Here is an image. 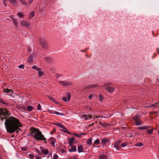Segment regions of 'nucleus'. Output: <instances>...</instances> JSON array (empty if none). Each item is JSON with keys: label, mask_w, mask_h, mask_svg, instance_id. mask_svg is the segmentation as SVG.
<instances>
[{"label": "nucleus", "mask_w": 159, "mask_h": 159, "mask_svg": "<svg viewBox=\"0 0 159 159\" xmlns=\"http://www.w3.org/2000/svg\"><path fill=\"white\" fill-rule=\"evenodd\" d=\"M99 98L100 100V101H102L103 100V96L101 95H100L99 96Z\"/></svg>", "instance_id": "44"}, {"label": "nucleus", "mask_w": 159, "mask_h": 159, "mask_svg": "<svg viewBox=\"0 0 159 159\" xmlns=\"http://www.w3.org/2000/svg\"><path fill=\"white\" fill-rule=\"evenodd\" d=\"M78 150L79 152H83L84 149L82 145H79L78 147Z\"/></svg>", "instance_id": "17"}, {"label": "nucleus", "mask_w": 159, "mask_h": 159, "mask_svg": "<svg viewBox=\"0 0 159 159\" xmlns=\"http://www.w3.org/2000/svg\"><path fill=\"white\" fill-rule=\"evenodd\" d=\"M24 65H21L19 66V68H24Z\"/></svg>", "instance_id": "48"}, {"label": "nucleus", "mask_w": 159, "mask_h": 159, "mask_svg": "<svg viewBox=\"0 0 159 159\" xmlns=\"http://www.w3.org/2000/svg\"><path fill=\"white\" fill-rule=\"evenodd\" d=\"M71 147L70 148H69L68 150V151L70 152H75L76 151L77 149L76 147L75 146L71 145V146H69Z\"/></svg>", "instance_id": "12"}, {"label": "nucleus", "mask_w": 159, "mask_h": 159, "mask_svg": "<svg viewBox=\"0 0 159 159\" xmlns=\"http://www.w3.org/2000/svg\"><path fill=\"white\" fill-rule=\"evenodd\" d=\"M49 152L48 150L47 149H43L42 150V152H39V154L40 155H42V153H43L47 155L48 153Z\"/></svg>", "instance_id": "15"}, {"label": "nucleus", "mask_w": 159, "mask_h": 159, "mask_svg": "<svg viewBox=\"0 0 159 159\" xmlns=\"http://www.w3.org/2000/svg\"><path fill=\"white\" fill-rule=\"evenodd\" d=\"M31 135L36 141L46 140V138L41 132L38 129L33 128L31 129Z\"/></svg>", "instance_id": "2"}, {"label": "nucleus", "mask_w": 159, "mask_h": 159, "mask_svg": "<svg viewBox=\"0 0 159 159\" xmlns=\"http://www.w3.org/2000/svg\"><path fill=\"white\" fill-rule=\"evenodd\" d=\"M20 2L23 4L27 5V4L26 2V1L25 0H20Z\"/></svg>", "instance_id": "40"}, {"label": "nucleus", "mask_w": 159, "mask_h": 159, "mask_svg": "<svg viewBox=\"0 0 159 159\" xmlns=\"http://www.w3.org/2000/svg\"><path fill=\"white\" fill-rule=\"evenodd\" d=\"M12 20L14 25H15L17 27L18 26V24L17 21L16 20L13 18H12Z\"/></svg>", "instance_id": "30"}, {"label": "nucleus", "mask_w": 159, "mask_h": 159, "mask_svg": "<svg viewBox=\"0 0 159 159\" xmlns=\"http://www.w3.org/2000/svg\"><path fill=\"white\" fill-rule=\"evenodd\" d=\"M33 0H29L28 1V2L29 4H30L31 2H33Z\"/></svg>", "instance_id": "55"}, {"label": "nucleus", "mask_w": 159, "mask_h": 159, "mask_svg": "<svg viewBox=\"0 0 159 159\" xmlns=\"http://www.w3.org/2000/svg\"><path fill=\"white\" fill-rule=\"evenodd\" d=\"M33 107L30 106H29L27 107V110L29 111H31L33 110Z\"/></svg>", "instance_id": "38"}, {"label": "nucleus", "mask_w": 159, "mask_h": 159, "mask_svg": "<svg viewBox=\"0 0 159 159\" xmlns=\"http://www.w3.org/2000/svg\"><path fill=\"white\" fill-rule=\"evenodd\" d=\"M35 15L34 12V11H32L30 12L29 15V19H31Z\"/></svg>", "instance_id": "19"}, {"label": "nucleus", "mask_w": 159, "mask_h": 159, "mask_svg": "<svg viewBox=\"0 0 159 159\" xmlns=\"http://www.w3.org/2000/svg\"><path fill=\"white\" fill-rule=\"evenodd\" d=\"M35 158L36 159H42L41 158V157L40 156H35Z\"/></svg>", "instance_id": "51"}, {"label": "nucleus", "mask_w": 159, "mask_h": 159, "mask_svg": "<svg viewBox=\"0 0 159 159\" xmlns=\"http://www.w3.org/2000/svg\"><path fill=\"white\" fill-rule=\"evenodd\" d=\"M54 124L57 125L61 128H62L63 127H64V126L61 124V123L56 122L54 123Z\"/></svg>", "instance_id": "28"}, {"label": "nucleus", "mask_w": 159, "mask_h": 159, "mask_svg": "<svg viewBox=\"0 0 159 159\" xmlns=\"http://www.w3.org/2000/svg\"><path fill=\"white\" fill-rule=\"evenodd\" d=\"M71 159L70 158V159Z\"/></svg>", "instance_id": "63"}, {"label": "nucleus", "mask_w": 159, "mask_h": 159, "mask_svg": "<svg viewBox=\"0 0 159 159\" xmlns=\"http://www.w3.org/2000/svg\"><path fill=\"white\" fill-rule=\"evenodd\" d=\"M80 116L81 118H84L85 120H89L92 118V116L91 115L87 114H82L80 115Z\"/></svg>", "instance_id": "6"}, {"label": "nucleus", "mask_w": 159, "mask_h": 159, "mask_svg": "<svg viewBox=\"0 0 159 159\" xmlns=\"http://www.w3.org/2000/svg\"><path fill=\"white\" fill-rule=\"evenodd\" d=\"M143 145V143H140V142H139V143H136L135 144V146H137V147H141V146H142Z\"/></svg>", "instance_id": "32"}, {"label": "nucleus", "mask_w": 159, "mask_h": 159, "mask_svg": "<svg viewBox=\"0 0 159 159\" xmlns=\"http://www.w3.org/2000/svg\"><path fill=\"white\" fill-rule=\"evenodd\" d=\"M58 151L60 152V153H61L62 154L66 152V150L65 149H63V148H60L58 149Z\"/></svg>", "instance_id": "26"}, {"label": "nucleus", "mask_w": 159, "mask_h": 159, "mask_svg": "<svg viewBox=\"0 0 159 159\" xmlns=\"http://www.w3.org/2000/svg\"><path fill=\"white\" fill-rule=\"evenodd\" d=\"M74 139L73 138H70L69 140V146H71L72 145L73 142L74 141Z\"/></svg>", "instance_id": "24"}, {"label": "nucleus", "mask_w": 159, "mask_h": 159, "mask_svg": "<svg viewBox=\"0 0 159 159\" xmlns=\"http://www.w3.org/2000/svg\"><path fill=\"white\" fill-rule=\"evenodd\" d=\"M29 157L31 159H33L34 157V156L32 154H30Z\"/></svg>", "instance_id": "49"}, {"label": "nucleus", "mask_w": 159, "mask_h": 159, "mask_svg": "<svg viewBox=\"0 0 159 159\" xmlns=\"http://www.w3.org/2000/svg\"><path fill=\"white\" fill-rule=\"evenodd\" d=\"M17 15L20 18H23L24 17L25 15L21 12H19L17 13Z\"/></svg>", "instance_id": "22"}, {"label": "nucleus", "mask_w": 159, "mask_h": 159, "mask_svg": "<svg viewBox=\"0 0 159 159\" xmlns=\"http://www.w3.org/2000/svg\"><path fill=\"white\" fill-rule=\"evenodd\" d=\"M10 2L13 4H15L16 2V0H10Z\"/></svg>", "instance_id": "43"}, {"label": "nucleus", "mask_w": 159, "mask_h": 159, "mask_svg": "<svg viewBox=\"0 0 159 159\" xmlns=\"http://www.w3.org/2000/svg\"><path fill=\"white\" fill-rule=\"evenodd\" d=\"M54 132V131L53 130L51 132L50 134H52Z\"/></svg>", "instance_id": "56"}, {"label": "nucleus", "mask_w": 159, "mask_h": 159, "mask_svg": "<svg viewBox=\"0 0 159 159\" xmlns=\"http://www.w3.org/2000/svg\"><path fill=\"white\" fill-rule=\"evenodd\" d=\"M139 117V116L137 115L134 116L133 118L134 121L136 125L138 126L142 125L143 124V122L140 120Z\"/></svg>", "instance_id": "3"}, {"label": "nucleus", "mask_w": 159, "mask_h": 159, "mask_svg": "<svg viewBox=\"0 0 159 159\" xmlns=\"http://www.w3.org/2000/svg\"><path fill=\"white\" fill-rule=\"evenodd\" d=\"M27 150V149L24 148H21V150L23 151H26Z\"/></svg>", "instance_id": "53"}, {"label": "nucleus", "mask_w": 159, "mask_h": 159, "mask_svg": "<svg viewBox=\"0 0 159 159\" xmlns=\"http://www.w3.org/2000/svg\"><path fill=\"white\" fill-rule=\"evenodd\" d=\"M39 41L41 45L43 48H45L46 47L47 44L46 41L44 39H39Z\"/></svg>", "instance_id": "10"}, {"label": "nucleus", "mask_w": 159, "mask_h": 159, "mask_svg": "<svg viewBox=\"0 0 159 159\" xmlns=\"http://www.w3.org/2000/svg\"><path fill=\"white\" fill-rule=\"evenodd\" d=\"M99 117H100L99 116H95V117L96 118H99Z\"/></svg>", "instance_id": "58"}, {"label": "nucleus", "mask_w": 159, "mask_h": 159, "mask_svg": "<svg viewBox=\"0 0 159 159\" xmlns=\"http://www.w3.org/2000/svg\"><path fill=\"white\" fill-rule=\"evenodd\" d=\"M127 145V144L126 143H123L120 145V147H124L126 146Z\"/></svg>", "instance_id": "39"}, {"label": "nucleus", "mask_w": 159, "mask_h": 159, "mask_svg": "<svg viewBox=\"0 0 159 159\" xmlns=\"http://www.w3.org/2000/svg\"><path fill=\"white\" fill-rule=\"evenodd\" d=\"M87 144L88 145H91L92 144V139H89L87 141Z\"/></svg>", "instance_id": "33"}, {"label": "nucleus", "mask_w": 159, "mask_h": 159, "mask_svg": "<svg viewBox=\"0 0 159 159\" xmlns=\"http://www.w3.org/2000/svg\"><path fill=\"white\" fill-rule=\"evenodd\" d=\"M67 98L66 97H64L63 98V100L65 102H67L69 101L70 98L71 94L69 93H67Z\"/></svg>", "instance_id": "9"}, {"label": "nucleus", "mask_w": 159, "mask_h": 159, "mask_svg": "<svg viewBox=\"0 0 159 159\" xmlns=\"http://www.w3.org/2000/svg\"><path fill=\"white\" fill-rule=\"evenodd\" d=\"M6 0H4L3 1V4L5 6H7V3L5 2Z\"/></svg>", "instance_id": "50"}, {"label": "nucleus", "mask_w": 159, "mask_h": 159, "mask_svg": "<svg viewBox=\"0 0 159 159\" xmlns=\"http://www.w3.org/2000/svg\"><path fill=\"white\" fill-rule=\"evenodd\" d=\"M93 94H91L89 96L88 98L89 99H91L93 97Z\"/></svg>", "instance_id": "47"}, {"label": "nucleus", "mask_w": 159, "mask_h": 159, "mask_svg": "<svg viewBox=\"0 0 159 159\" xmlns=\"http://www.w3.org/2000/svg\"><path fill=\"white\" fill-rule=\"evenodd\" d=\"M53 113L57 115H61L62 116L64 115L63 113H61L57 111H54Z\"/></svg>", "instance_id": "36"}, {"label": "nucleus", "mask_w": 159, "mask_h": 159, "mask_svg": "<svg viewBox=\"0 0 159 159\" xmlns=\"http://www.w3.org/2000/svg\"><path fill=\"white\" fill-rule=\"evenodd\" d=\"M49 98L50 100H51L53 102L57 104H58L59 103V102L55 100L52 97H49Z\"/></svg>", "instance_id": "31"}, {"label": "nucleus", "mask_w": 159, "mask_h": 159, "mask_svg": "<svg viewBox=\"0 0 159 159\" xmlns=\"http://www.w3.org/2000/svg\"><path fill=\"white\" fill-rule=\"evenodd\" d=\"M50 144L52 145L53 146H55V143L56 141V139L53 137H51L50 139Z\"/></svg>", "instance_id": "14"}, {"label": "nucleus", "mask_w": 159, "mask_h": 159, "mask_svg": "<svg viewBox=\"0 0 159 159\" xmlns=\"http://www.w3.org/2000/svg\"><path fill=\"white\" fill-rule=\"evenodd\" d=\"M3 92H7V93H13V91L11 89H3Z\"/></svg>", "instance_id": "20"}, {"label": "nucleus", "mask_w": 159, "mask_h": 159, "mask_svg": "<svg viewBox=\"0 0 159 159\" xmlns=\"http://www.w3.org/2000/svg\"><path fill=\"white\" fill-rule=\"evenodd\" d=\"M121 142V141L119 139L114 144V147L116 150H118L119 149L120 147V143Z\"/></svg>", "instance_id": "7"}, {"label": "nucleus", "mask_w": 159, "mask_h": 159, "mask_svg": "<svg viewBox=\"0 0 159 159\" xmlns=\"http://www.w3.org/2000/svg\"><path fill=\"white\" fill-rule=\"evenodd\" d=\"M100 143V141L99 139H98L96 140L93 143V147H95V145H98Z\"/></svg>", "instance_id": "21"}, {"label": "nucleus", "mask_w": 159, "mask_h": 159, "mask_svg": "<svg viewBox=\"0 0 159 159\" xmlns=\"http://www.w3.org/2000/svg\"><path fill=\"white\" fill-rule=\"evenodd\" d=\"M38 75L39 77H41L43 75V72L41 70V69L40 68L39 70H38Z\"/></svg>", "instance_id": "27"}, {"label": "nucleus", "mask_w": 159, "mask_h": 159, "mask_svg": "<svg viewBox=\"0 0 159 159\" xmlns=\"http://www.w3.org/2000/svg\"><path fill=\"white\" fill-rule=\"evenodd\" d=\"M21 25L27 27L30 25V22L25 20H21L20 22Z\"/></svg>", "instance_id": "8"}, {"label": "nucleus", "mask_w": 159, "mask_h": 159, "mask_svg": "<svg viewBox=\"0 0 159 159\" xmlns=\"http://www.w3.org/2000/svg\"><path fill=\"white\" fill-rule=\"evenodd\" d=\"M153 132V129H148L147 131V133H148L149 134H151Z\"/></svg>", "instance_id": "35"}, {"label": "nucleus", "mask_w": 159, "mask_h": 159, "mask_svg": "<svg viewBox=\"0 0 159 159\" xmlns=\"http://www.w3.org/2000/svg\"><path fill=\"white\" fill-rule=\"evenodd\" d=\"M0 102L2 103V104L4 105H6L7 106H8V104L6 102H4L1 99H0Z\"/></svg>", "instance_id": "34"}, {"label": "nucleus", "mask_w": 159, "mask_h": 159, "mask_svg": "<svg viewBox=\"0 0 159 159\" xmlns=\"http://www.w3.org/2000/svg\"><path fill=\"white\" fill-rule=\"evenodd\" d=\"M61 131L63 132L64 133H67L68 134H70V133L69 131H68L67 129L64 126V127H63L62 129H61Z\"/></svg>", "instance_id": "18"}, {"label": "nucleus", "mask_w": 159, "mask_h": 159, "mask_svg": "<svg viewBox=\"0 0 159 159\" xmlns=\"http://www.w3.org/2000/svg\"><path fill=\"white\" fill-rule=\"evenodd\" d=\"M99 159H107V157L104 154L101 155L98 157Z\"/></svg>", "instance_id": "29"}, {"label": "nucleus", "mask_w": 159, "mask_h": 159, "mask_svg": "<svg viewBox=\"0 0 159 159\" xmlns=\"http://www.w3.org/2000/svg\"><path fill=\"white\" fill-rule=\"evenodd\" d=\"M28 51H29V52H30V50H28Z\"/></svg>", "instance_id": "62"}, {"label": "nucleus", "mask_w": 159, "mask_h": 159, "mask_svg": "<svg viewBox=\"0 0 159 159\" xmlns=\"http://www.w3.org/2000/svg\"><path fill=\"white\" fill-rule=\"evenodd\" d=\"M108 93H111L115 91V89L111 87H108L106 88H104Z\"/></svg>", "instance_id": "11"}, {"label": "nucleus", "mask_w": 159, "mask_h": 159, "mask_svg": "<svg viewBox=\"0 0 159 159\" xmlns=\"http://www.w3.org/2000/svg\"><path fill=\"white\" fill-rule=\"evenodd\" d=\"M99 125H101V126H102L104 127V126H106V124H105V123H101V122H100V123H99Z\"/></svg>", "instance_id": "46"}, {"label": "nucleus", "mask_w": 159, "mask_h": 159, "mask_svg": "<svg viewBox=\"0 0 159 159\" xmlns=\"http://www.w3.org/2000/svg\"><path fill=\"white\" fill-rule=\"evenodd\" d=\"M45 143H47V142H46V140H44V141H43Z\"/></svg>", "instance_id": "59"}, {"label": "nucleus", "mask_w": 159, "mask_h": 159, "mask_svg": "<svg viewBox=\"0 0 159 159\" xmlns=\"http://www.w3.org/2000/svg\"><path fill=\"white\" fill-rule=\"evenodd\" d=\"M0 159H2L1 155L0 154Z\"/></svg>", "instance_id": "60"}, {"label": "nucleus", "mask_w": 159, "mask_h": 159, "mask_svg": "<svg viewBox=\"0 0 159 159\" xmlns=\"http://www.w3.org/2000/svg\"><path fill=\"white\" fill-rule=\"evenodd\" d=\"M58 157V156L57 154H55L53 156V158L54 159H57Z\"/></svg>", "instance_id": "45"}, {"label": "nucleus", "mask_w": 159, "mask_h": 159, "mask_svg": "<svg viewBox=\"0 0 159 159\" xmlns=\"http://www.w3.org/2000/svg\"><path fill=\"white\" fill-rule=\"evenodd\" d=\"M98 87V84H93L87 86L85 87V88L87 89H90L91 88L94 89Z\"/></svg>", "instance_id": "13"}, {"label": "nucleus", "mask_w": 159, "mask_h": 159, "mask_svg": "<svg viewBox=\"0 0 159 159\" xmlns=\"http://www.w3.org/2000/svg\"><path fill=\"white\" fill-rule=\"evenodd\" d=\"M101 143L103 146L106 145L107 144H110L109 139L107 138H103L101 140Z\"/></svg>", "instance_id": "4"}, {"label": "nucleus", "mask_w": 159, "mask_h": 159, "mask_svg": "<svg viewBox=\"0 0 159 159\" xmlns=\"http://www.w3.org/2000/svg\"><path fill=\"white\" fill-rule=\"evenodd\" d=\"M33 56L32 55H30L28 60V62L30 63H32L33 62Z\"/></svg>", "instance_id": "23"}, {"label": "nucleus", "mask_w": 159, "mask_h": 159, "mask_svg": "<svg viewBox=\"0 0 159 159\" xmlns=\"http://www.w3.org/2000/svg\"><path fill=\"white\" fill-rule=\"evenodd\" d=\"M61 76V75L60 74H57L56 76V77L58 79L59 77Z\"/></svg>", "instance_id": "52"}, {"label": "nucleus", "mask_w": 159, "mask_h": 159, "mask_svg": "<svg viewBox=\"0 0 159 159\" xmlns=\"http://www.w3.org/2000/svg\"><path fill=\"white\" fill-rule=\"evenodd\" d=\"M133 137V135L132 134H129V137L130 138L132 137Z\"/></svg>", "instance_id": "57"}, {"label": "nucleus", "mask_w": 159, "mask_h": 159, "mask_svg": "<svg viewBox=\"0 0 159 159\" xmlns=\"http://www.w3.org/2000/svg\"><path fill=\"white\" fill-rule=\"evenodd\" d=\"M59 83L61 84L63 86L68 87L72 85L71 82H68L64 81H59Z\"/></svg>", "instance_id": "5"}, {"label": "nucleus", "mask_w": 159, "mask_h": 159, "mask_svg": "<svg viewBox=\"0 0 159 159\" xmlns=\"http://www.w3.org/2000/svg\"><path fill=\"white\" fill-rule=\"evenodd\" d=\"M32 68L33 69H36V70L37 71L39 70V69H40L39 68H38L37 66H33L32 67Z\"/></svg>", "instance_id": "42"}, {"label": "nucleus", "mask_w": 159, "mask_h": 159, "mask_svg": "<svg viewBox=\"0 0 159 159\" xmlns=\"http://www.w3.org/2000/svg\"><path fill=\"white\" fill-rule=\"evenodd\" d=\"M157 132L158 134H159V129H158Z\"/></svg>", "instance_id": "61"}, {"label": "nucleus", "mask_w": 159, "mask_h": 159, "mask_svg": "<svg viewBox=\"0 0 159 159\" xmlns=\"http://www.w3.org/2000/svg\"><path fill=\"white\" fill-rule=\"evenodd\" d=\"M11 112L5 108L0 107V120L2 121L5 119V125L7 133L15 132L19 127L22 126L19 120L17 118L11 116Z\"/></svg>", "instance_id": "1"}, {"label": "nucleus", "mask_w": 159, "mask_h": 159, "mask_svg": "<svg viewBox=\"0 0 159 159\" xmlns=\"http://www.w3.org/2000/svg\"><path fill=\"white\" fill-rule=\"evenodd\" d=\"M37 109L39 110H42L41 106L40 104H38L37 106Z\"/></svg>", "instance_id": "41"}, {"label": "nucleus", "mask_w": 159, "mask_h": 159, "mask_svg": "<svg viewBox=\"0 0 159 159\" xmlns=\"http://www.w3.org/2000/svg\"><path fill=\"white\" fill-rule=\"evenodd\" d=\"M150 126H139L138 127V129H139L143 130V129H147L148 128H149Z\"/></svg>", "instance_id": "16"}, {"label": "nucleus", "mask_w": 159, "mask_h": 159, "mask_svg": "<svg viewBox=\"0 0 159 159\" xmlns=\"http://www.w3.org/2000/svg\"><path fill=\"white\" fill-rule=\"evenodd\" d=\"M77 156L75 155L73 157V159H77Z\"/></svg>", "instance_id": "54"}, {"label": "nucleus", "mask_w": 159, "mask_h": 159, "mask_svg": "<svg viewBox=\"0 0 159 159\" xmlns=\"http://www.w3.org/2000/svg\"><path fill=\"white\" fill-rule=\"evenodd\" d=\"M111 85V83H107L105 84H104L103 86H102V87L105 88L106 87H107V86H109Z\"/></svg>", "instance_id": "37"}, {"label": "nucleus", "mask_w": 159, "mask_h": 159, "mask_svg": "<svg viewBox=\"0 0 159 159\" xmlns=\"http://www.w3.org/2000/svg\"><path fill=\"white\" fill-rule=\"evenodd\" d=\"M159 103V102L157 103H154L151 105L149 107H156L157 108H159V106L158 105V104Z\"/></svg>", "instance_id": "25"}]
</instances>
